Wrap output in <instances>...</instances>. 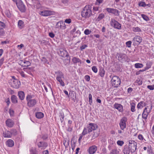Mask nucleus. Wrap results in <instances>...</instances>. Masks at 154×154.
<instances>
[{
    "instance_id": "1",
    "label": "nucleus",
    "mask_w": 154,
    "mask_h": 154,
    "mask_svg": "<svg viewBox=\"0 0 154 154\" xmlns=\"http://www.w3.org/2000/svg\"><path fill=\"white\" fill-rule=\"evenodd\" d=\"M137 143L134 140H129L128 145H126L124 146L123 152L124 154H129L134 152L137 149Z\"/></svg>"
},
{
    "instance_id": "2",
    "label": "nucleus",
    "mask_w": 154,
    "mask_h": 154,
    "mask_svg": "<svg viewBox=\"0 0 154 154\" xmlns=\"http://www.w3.org/2000/svg\"><path fill=\"white\" fill-rule=\"evenodd\" d=\"M87 126L88 133H89L93 131L92 138L94 139L98 136L99 133L95 132L96 130L98 128V126L97 124L93 123H90Z\"/></svg>"
},
{
    "instance_id": "3",
    "label": "nucleus",
    "mask_w": 154,
    "mask_h": 154,
    "mask_svg": "<svg viewBox=\"0 0 154 154\" xmlns=\"http://www.w3.org/2000/svg\"><path fill=\"white\" fill-rule=\"evenodd\" d=\"M91 8L89 5L86 6L81 12V15L85 18H89L92 15Z\"/></svg>"
},
{
    "instance_id": "4",
    "label": "nucleus",
    "mask_w": 154,
    "mask_h": 154,
    "mask_svg": "<svg viewBox=\"0 0 154 154\" xmlns=\"http://www.w3.org/2000/svg\"><path fill=\"white\" fill-rule=\"evenodd\" d=\"M31 95H28L26 97V100L27 102V106L29 107H32L37 103L36 100L34 99H32Z\"/></svg>"
},
{
    "instance_id": "5",
    "label": "nucleus",
    "mask_w": 154,
    "mask_h": 154,
    "mask_svg": "<svg viewBox=\"0 0 154 154\" xmlns=\"http://www.w3.org/2000/svg\"><path fill=\"white\" fill-rule=\"evenodd\" d=\"M111 83L112 86L115 87H118L121 84V80L119 77L113 76L111 80Z\"/></svg>"
},
{
    "instance_id": "6",
    "label": "nucleus",
    "mask_w": 154,
    "mask_h": 154,
    "mask_svg": "<svg viewBox=\"0 0 154 154\" xmlns=\"http://www.w3.org/2000/svg\"><path fill=\"white\" fill-rule=\"evenodd\" d=\"M15 2H16L17 8L21 12H24L26 11L25 6L21 0H17Z\"/></svg>"
},
{
    "instance_id": "7",
    "label": "nucleus",
    "mask_w": 154,
    "mask_h": 154,
    "mask_svg": "<svg viewBox=\"0 0 154 154\" xmlns=\"http://www.w3.org/2000/svg\"><path fill=\"white\" fill-rule=\"evenodd\" d=\"M110 23L111 26L113 27L114 28L119 29H121V24L114 19H112Z\"/></svg>"
},
{
    "instance_id": "8",
    "label": "nucleus",
    "mask_w": 154,
    "mask_h": 154,
    "mask_svg": "<svg viewBox=\"0 0 154 154\" xmlns=\"http://www.w3.org/2000/svg\"><path fill=\"white\" fill-rule=\"evenodd\" d=\"M127 121V118L126 117H123L120 120L119 125L120 128L122 130L126 127V122Z\"/></svg>"
},
{
    "instance_id": "9",
    "label": "nucleus",
    "mask_w": 154,
    "mask_h": 154,
    "mask_svg": "<svg viewBox=\"0 0 154 154\" xmlns=\"http://www.w3.org/2000/svg\"><path fill=\"white\" fill-rule=\"evenodd\" d=\"M12 81V82L11 84V86L14 88H18L20 85V82L17 79H14V80Z\"/></svg>"
},
{
    "instance_id": "10",
    "label": "nucleus",
    "mask_w": 154,
    "mask_h": 154,
    "mask_svg": "<svg viewBox=\"0 0 154 154\" xmlns=\"http://www.w3.org/2000/svg\"><path fill=\"white\" fill-rule=\"evenodd\" d=\"M56 26V28L58 29H64L66 28L65 24L63 21H60L57 22Z\"/></svg>"
},
{
    "instance_id": "11",
    "label": "nucleus",
    "mask_w": 154,
    "mask_h": 154,
    "mask_svg": "<svg viewBox=\"0 0 154 154\" xmlns=\"http://www.w3.org/2000/svg\"><path fill=\"white\" fill-rule=\"evenodd\" d=\"M39 14L40 15L44 16H49L52 14V11L48 10L41 11L39 12Z\"/></svg>"
},
{
    "instance_id": "12",
    "label": "nucleus",
    "mask_w": 154,
    "mask_h": 154,
    "mask_svg": "<svg viewBox=\"0 0 154 154\" xmlns=\"http://www.w3.org/2000/svg\"><path fill=\"white\" fill-rule=\"evenodd\" d=\"M48 143L45 142L40 141L37 144V146L39 148L41 149H45L48 146Z\"/></svg>"
},
{
    "instance_id": "13",
    "label": "nucleus",
    "mask_w": 154,
    "mask_h": 154,
    "mask_svg": "<svg viewBox=\"0 0 154 154\" xmlns=\"http://www.w3.org/2000/svg\"><path fill=\"white\" fill-rule=\"evenodd\" d=\"M6 125L8 127L12 128L14 125V122L10 119H7L5 122Z\"/></svg>"
},
{
    "instance_id": "14",
    "label": "nucleus",
    "mask_w": 154,
    "mask_h": 154,
    "mask_svg": "<svg viewBox=\"0 0 154 154\" xmlns=\"http://www.w3.org/2000/svg\"><path fill=\"white\" fill-rule=\"evenodd\" d=\"M60 52L59 55L62 57H67V58H68L69 55L68 53L66 50L61 49L60 50Z\"/></svg>"
},
{
    "instance_id": "15",
    "label": "nucleus",
    "mask_w": 154,
    "mask_h": 154,
    "mask_svg": "<svg viewBox=\"0 0 154 154\" xmlns=\"http://www.w3.org/2000/svg\"><path fill=\"white\" fill-rule=\"evenodd\" d=\"M117 55L119 60H122L124 61L126 60L127 56L125 54L121 53H117Z\"/></svg>"
},
{
    "instance_id": "16",
    "label": "nucleus",
    "mask_w": 154,
    "mask_h": 154,
    "mask_svg": "<svg viewBox=\"0 0 154 154\" xmlns=\"http://www.w3.org/2000/svg\"><path fill=\"white\" fill-rule=\"evenodd\" d=\"M97 149V147L95 146H92L89 147L88 151L89 154H93L95 152Z\"/></svg>"
},
{
    "instance_id": "17",
    "label": "nucleus",
    "mask_w": 154,
    "mask_h": 154,
    "mask_svg": "<svg viewBox=\"0 0 154 154\" xmlns=\"http://www.w3.org/2000/svg\"><path fill=\"white\" fill-rule=\"evenodd\" d=\"M114 107L117 109L119 112H123V106L119 104L115 103L114 105Z\"/></svg>"
},
{
    "instance_id": "18",
    "label": "nucleus",
    "mask_w": 154,
    "mask_h": 154,
    "mask_svg": "<svg viewBox=\"0 0 154 154\" xmlns=\"http://www.w3.org/2000/svg\"><path fill=\"white\" fill-rule=\"evenodd\" d=\"M69 95L70 98L75 102L76 99V96L75 92L74 91H70L69 93Z\"/></svg>"
},
{
    "instance_id": "19",
    "label": "nucleus",
    "mask_w": 154,
    "mask_h": 154,
    "mask_svg": "<svg viewBox=\"0 0 154 154\" xmlns=\"http://www.w3.org/2000/svg\"><path fill=\"white\" fill-rule=\"evenodd\" d=\"M148 111V112H145V111L143 112L142 115V117L143 118L145 119H147L149 113L150 112L151 110L152 109V105L151 104L150 107Z\"/></svg>"
},
{
    "instance_id": "20",
    "label": "nucleus",
    "mask_w": 154,
    "mask_h": 154,
    "mask_svg": "<svg viewBox=\"0 0 154 154\" xmlns=\"http://www.w3.org/2000/svg\"><path fill=\"white\" fill-rule=\"evenodd\" d=\"M73 62L74 63H79L80 64L82 63V61L79 58L74 57L72 59Z\"/></svg>"
},
{
    "instance_id": "21",
    "label": "nucleus",
    "mask_w": 154,
    "mask_h": 154,
    "mask_svg": "<svg viewBox=\"0 0 154 154\" xmlns=\"http://www.w3.org/2000/svg\"><path fill=\"white\" fill-rule=\"evenodd\" d=\"M6 145L9 147H12L14 146V143L13 141L11 139L8 140L6 142Z\"/></svg>"
},
{
    "instance_id": "22",
    "label": "nucleus",
    "mask_w": 154,
    "mask_h": 154,
    "mask_svg": "<svg viewBox=\"0 0 154 154\" xmlns=\"http://www.w3.org/2000/svg\"><path fill=\"white\" fill-rule=\"evenodd\" d=\"M3 134L5 137L10 138L11 137V133L9 131H7L3 132Z\"/></svg>"
},
{
    "instance_id": "23",
    "label": "nucleus",
    "mask_w": 154,
    "mask_h": 154,
    "mask_svg": "<svg viewBox=\"0 0 154 154\" xmlns=\"http://www.w3.org/2000/svg\"><path fill=\"white\" fill-rule=\"evenodd\" d=\"M146 104L144 101H140L139 103L137 105V107L138 109H141L143 107L146 106Z\"/></svg>"
},
{
    "instance_id": "24",
    "label": "nucleus",
    "mask_w": 154,
    "mask_h": 154,
    "mask_svg": "<svg viewBox=\"0 0 154 154\" xmlns=\"http://www.w3.org/2000/svg\"><path fill=\"white\" fill-rule=\"evenodd\" d=\"M18 95L20 99L23 100L24 99L25 94L24 92L22 91H20L18 92Z\"/></svg>"
},
{
    "instance_id": "25",
    "label": "nucleus",
    "mask_w": 154,
    "mask_h": 154,
    "mask_svg": "<svg viewBox=\"0 0 154 154\" xmlns=\"http://www.w3.org/2000/svg\"><path fill=\"white\" fill-rule=\"evenodd\" d=\"M11 99L12 102L14 103H17L18 102L17 98L15 95H12L11 97Z\"/></svg>"
},
{
    "instance_id": "26",
    "label": "nucleus",
    "mask_w": 154,
    "mask_h": 154,
    "mask_svg": "<svg viewBox=\"0 0 154 154\" xmlns=\"http://www.w3.org/2000/svg\"><path fill=\"white\" fill-rule=\"evenodd\" d=\"M28 2L29 3V4L30 5L34 4L40 5L39 0H30L29 1H28Z\"/></svg>"
},
{
    "instance_id": "27",
    "label": "nucleus",
    "mask_w": 154,
    "mask_h": 154,
    "mask_svg": "<svg viewBox=\"0 0 154 154\" xmlns=\"http://www.w3.org/2000/svg\"><path fill=\"white\" fill-rule=\"evenodd\" d=\"M44 116L43 113L41 112H37L35 113V116L38 119H41Z\"/></svg>"
},
{
    "instance_id": "28",
    "label": "nucleus",
    "mask_w": 154,
    "mask_h": 154,
    "mask_svg": "<svg viewBox=\"0 0 154 154\" xmlns=\"http://www.w3.org/2000/svg\"><path fill=\"white\" fill-rule=\"evenodd\" d=\"M134 39L139 43H141L142 41V38L138 36H136L134 37Z\"/></svg>"
},
{
    "instance_id": "29",
    "label": "nucleus",
    "mask_w": 154,
    "mask_h": 154,
    "mask_svg": "<svg viewBox=\"0 0 154 154\" xmlns=\"http://www.w3.org/2000/svg\"><path fill=\"white\" fill-rule=\"evenodd\" d=\"M18 25L19 28L21 29L24 26V22L22 20H20L18 22Z\"/></svg>"
},
{
    "instance_id": "30",
    "label": "nucleus",
    "mask_w": 154,
    "mask_h": 154,
    "mask_svg": "<svg viewBox=\"0 0 154 154\" xmlns=\"http://www.w3.org/2000/svg\"><path fill=\"white\" fill-rule=\"evenodd\" d=\"M105 17V15L103 13H101L99 14L97 20L98 21H100V20L103 18Z\"/></svg>"
},
{
    "instance_id": "31",
    "label": "nucleus",
    "mask_w": 154,
    "mask_h": 154,
    "mask_svg": "<svg viewBox=\"0 0 154 154\" xmlns=\"http://www.w3.org/2000/svg\"><path fill=\"white\" fill-rule=\"evenodd\" d=\"M111 13L113 14L116 16H119V11L116 9L114 8H113L112 11Z\"/></svg>"
},
{
    "instance_id": "32",
    "label": "nucleus",
    "mask_w": 154,
    "mask_h": 154,
    "mask_svg": "<svg viewBox=\"0 0 154 154\" xmlns=\"http://www.w3.org/2000/svg\"><path fill=\"white\" fill-rule=\"evenodd\" d=\"M22 62H23V63L24 64V65H23L22 66H23L24 67H27L28 66H29L30 65V63L28 61H23V60L22 61Z\"/></svg>"
},
{
    "instance_id": "33",
    "label": "nucleus",
    "mask_w": 154,
    "mask_h": 154,
    "mask_svg": "<svg viewBox=\"0 0 154 154\" xmlns=\"http://www.w3.org/2000/svg\"><path fill=\"white\" fill-rule=\"evenodd\" d=\"M119 151L117 149L115 148L112 150L110 152V154H119Z\"/></svg>"
},
{
    "instance_id": "34",
    "label": "nucleus",
    "mask_w": 154,
    "mask_h": 154,
    "mask_svg": "<svg viewBox=\"0 0 154 154\" xmlns=\"http://www.w3.org/2000/svg\"><path fill=\"white\" fill-rule=\"evenodd\" d=\"M132 31L135 32H139L141 31V29L138 27H133L132 28Z\"/></svg>"
},
{
    "instance_id": "35",
    "label": "nucleus",
    "mask_w": 154,
    "mask_h": 154,
    "mask_svg": "<svg viewBox=\"0 0 154 154\" xmlns=\"http://www.w3.org/2000/svg\"><path fill=\"white\" fill-rule=\"evenodd\" d=\"M131 111L132 112H134L135 111V104L134 103H131Z\"/></svg>"
},
{
    "instance_id": "36",
    "label": "nucleus",
    "mask_w": 154,
    "mask_h": 154,
    "mask_svg": "<svg viewBox=\"0 0 154 154\" xmlns=\"http://www.w3.org/2000/svg\"><path fill=\"white\" fill-rule=\"evenodd\" d=\"M99 74L100 76L103 77L105 74V71L103 69H100V70Z\"/></svg>"
},
{
    "instance_id": "37",
    "label": "nucleus",
    "mask_w": 154,
    "mask_h": 154,
    "mask_svg": "<svg viewBox=\"0 0 154 154\" xmlns=\"http://www.w3.org/2000/svg\"><path fill=\"white\" fill-rule=\"evenodd\" d=\"M63 78V73L60 71H58V74L57 75L56 78Z\"/></svg>"
},
{
    "instance_id": "38",
    "label": "nucleus",
    "mask_w": 154,
    "mask_h": 154,
    "mask_svg": "<svg viewBox=\"0 0 154 154\" xmlns=\"http://www.w3.org/2000/svg\"><path fill=\"white\" fill-rule=\"evenodd\" d=\"M138 5L139 6L145 7L147 6L145 2H140L138 3Z\"/></svg>"
},
{
    "instance_id": "39",
    "label": "nucleus",
    "mask_w": 154,
    "mask_h": 154,
    "mask_svg": "<svg viewBox=\"0 0 154 154\" xmlns=\"http://www.w3.org/2000/svg\"><path fill=\"white\" fill-rule=\"evenodd\" d=\"M135 67L136 68H142L143 66V65L141 63H137L135 64Z\"/></svg>"
},
{
    "instance_id": "40",
    "label": "nucleus",
    "mask_w": 154,
    "mask_h": 154,
    "mask_svg": "<svg viewBox=\"0 0 154 154\" xmlns=\"http://www.w3.org/2000/svg\"><path fill=\"white\" fill-rule=\"evenodd\" d=\"M88 133V129L87 128V127L86 128H84L83 132H82V135H85L86 134Z\"/></svg>"
},
{
    "instance_id": "41",
    "label": "nucleus",
    "mask_w": 154,
    "mask_h": 154,
    "mask_svg": "<svg viewBox=\"0 0 154 154\" xmlns=\"http://www.w3.org/2000/svg\"><path fill=\"white\" fill-rule=\"evenodd\" d=\"M59 116L60 119V121L62 123L63 121V119L64 118V115L63 113H60Z\"/></svg>"
},
{
    "instance_id": "42",
    "label": "nucleus",
    "mask_w": 154,
    "mask_h": 154,
    "mask_svg": "<svg viewBox=\"0 0 154 154\" xmlns=\"http://www.w3.org/2000/svg\"><path fill=\"white\" fill-rule=\"evenodd\" d=\"M141 16L143 19L146 21H147L149 20V17L145 14H142Z\"/></svg>"
},
{
    "instance_id": "43",
    "label": "nucleus",
    "mask_w": 154,
    "mask_h": 154,
    "mask_svg": "<svg viewBox=\"0 0 154 154\" xmlns=\"http://www.w3.org/2000/svg\"><path fill=\"white\" fill-rule=\"evenodd\" d=\"M31 154H37V152L35 149H32L30 150Z\"/></svg>"
},
{
    "instance_id": "44",
    "label": "nucleus",
    "mask_w": 154,
    "mask_h": 154,
    "mask_svg": "<svg viewBox=\"0 0 154 154\" xmlns=\"http://www.w3.org/2000/svg\"><path fill=\"white\" fill-rule=\"evenodd\" d=\"M92 96L91 94H89V104L91 105L92 103Z\"/></svg>"
},
{
    "instance_id": "45",
    "label": "nucleus",
    "mask_w": 154,
    "mask_h": 154,
    "mask_svg": "<svg viewBox=\"0 0 154 154\" xmlns=\"http://www.w3.org/2000/svg\"><path fill=\"white\" fill-rule=\"evenodd\" d=\"M10 132L11 133V134H12L15 135L16 134L17 131L15 129H12L11 130Z\"/></svg>"
},
{
    "instance_id": "46",
    "label": "nucleus",
    "mask_w": 154,
    "mask_h": 154,
    "mask_svg": "<svg viewBox=\"0 0 154 154\" xmlns=\"http://www.w3.org/2000/svg\"><path fill=\"white\" fill-rule=\"evenodd\" d=\"M5 26V23L1 21H0V29H2Z\"/></svg>"
},
{
    "instance_id": "47",
    "label": "nucleus",
    "mask_w": 154,
    "mask_h": 154,
    "mask_svg": "<svg viewBox=\"0 0 154 154\" xmlns=\"http://www.w3.org/2000/svg\"><path fill=\"white\" fill-rule=\"evenodd\" d=\"M92 69L95 73H97V69L95 66H93L92 67Z\"/></svg>"
},
{
    "instance_id": "48",
    "label": "nucleus",
    "mask_w": 154,
    "mask_h": 154,
    "mask_svg": "<svg viewBox=\"0 0 154 154\" xmlns=\"http://www.w3.org/2000/svg\"><path fill=\"white\" fill-rule=\"evenodd\" d=\"M88 46L86 45H84L81 46L80 47V50L81 51H82L83 50L85 49Z\"/></svg>"
},
{
    "instance_id": "49",
    "label": "nucleus",
    "mask_w": 154,
    "mask_h": 154,
    "mask_svg": "<svg viewBox=\"0 0 154 154\" xmlns=\"http://www.w3.org/2000/svg\"><path fill=\"white\" fill-rule=\"evenodd\" d=\"M91 32V31L88 29H86L84 31V33L86 35L89 34Z\"/></svg>"
},
{
    "instance_id": "50",
    "label": "nucleus",
    "mask_w": 154,
    "mask_h": 154,
    "mask_svg": "<svg viewBox=\"0 0 154 154\" xmlns=\"http://www.w3.org/2000/svg\"><path fill=\"white\" fill-rule=\"evenodd\" d=\"M117 143L119 145L122 146L124 143V142L123 141L118 140L117 141Z\"/></svg>"
},
{
    "instance_id": "51",
    "label": "nucleus",
    "mask_w": 154,
    "mask_h": 154,
    "mask_svg": "<svg viewBox=\"0 0 154 154\" xmlns=\"http://www.w3.org/2000/svg\"><path fill=\"white\" fill-rule=\"evenodd\" d=\"M69 140H66L63 142V144L66 147L68 146L69 145Z\"/></svg>"
},
{
    "instance_id": "52",
    "label": "nucleus",
    "mask_w": 154,
    "mask_h": 154,
    "mask_svg": "<svg viewBox=\"0 0 154 154\" xmlns=\"http://www.w3.org/2000/svg\"><path fill=\"white\" fill-rule=\"evenodd\" d=\"M131 43L132 42L131 41H128L126 42V44L127 47L130 48L131 47Z\"/></svg>"
},
{
    "instance_id": "53",
    "label": "nucleus",
    "mask_w": 154,
    "mask_h": 154,
    "mask_svg": "<svg viewBox=\"0 0 154 154\" xmlns=\"http://www.w3.org/2000/svg\"><path fill=\"white\" fill-rule=\"evenodd\" d=\"M147 88L151 90H153L154 89V85H148Z\"/></svg>"
},
{
    "instance_id": "54",
    "label": "nucleus",
    "mask_w": 154,
    "mask_h": 154,
    "mask_svg": "<svg viewBox=\"0 0 154 154\" xmlns=\"http://www.w3.org/2000/svg\"><path fill=\"white\" fill-rule=\"evenodd\" d=\"M113 8H106V11L109 13H111Z\"/></svg>"
},
{
    "instance_id": "55",
    "label": "nucleus",
    "mask_w": 154,
    "mask_h": 154,
    "mask_svg": "<svg viewBox=\"0 0 154 154\" xmlns=\"http://www.w3.org/2000/svg\"><path fill=\"white\" fill-rule=\"evenodd\" d=\"M71 22V20L70 19H66L65 20V22L67 23L68 24H69Z\"/></svg>"
},
{
    "instance_id": "56",
    "label": "nucleus",
    "mask_w": 154,
    "mask_h": 154,
    "mask_svg": "<svg viewBox=\"0 0 154 154\" xmlns=\"http://www.w3.org/2000/svg\"><path fill=\"white\" fill-rule=\"evenodd\" d=\"M85 80L88 82H89L90 80V77L88 75H85Z\"/></svg>"
},
{
    "instance_id": "57",
    "label": "nucleus",
    "mask_w": 154,
    "mask_h": 154,
    "mask_svg": "<svg viewBox=\"0 0 154 154\" xmlns=\"http://www.w3.org/2000/svg\"><path fill=\"white\" fill-rule=\"evenodd\" d=\"M103 0H96V4L97 5H99L103 2Z\"/></svg>"
},
{
    "instance_id": "58",
    "label": "nucleus",
    "mask_w": 154,
    "mask_h": 154,
    "mask_svg": "<svg viewBox=\"0 0 154 154\" xmlns=\"http://www.w3.org/2000/svg\"><path fill=\"white\" fill-rule=\"evenodd\" d=\"M48 135H44L42 137V138L44 140H46L48 138Z\"/></svg>"
},
{
    "instance_id": "59",
    "label": "nucleus",
    "mask_w": 154,
    "mask_h": 154,
    "mask_svg": "<svg viewBox=\"0 0 154 154\" xmlns=\"http://www.w3.org/2000/svg\"><path fill=\"white\" fill-rule=\"evenodd\" d=\"M6 15L8 17H11V14L8 11H7L5 13Z\"/></svg>"
},
{
    "instance_id": "60",
    "label": "nucleus",
    "mask_w": 154,
    "mask_h": 154,
    "mask_svg": "<svg viewBox=\"0 0 154 154\" xmlns=\"http://www.w3.org/2000/svg\"><path fill=\"white\" fill-rule=\"evenodd\" d=\"M42 61L44 63H48V60L47 59L44 57L42 58Z\"/></svg>"
},
{
    "instance_id": "61",
    "label": "nucleus",
    "mask_w": 154,
    "mask_h": 154,
    "mask_svg": "<svg viewBox=\"0 0 154 154\" xmlns=\"http://www.w3.org/2000/svg\"><path fill=\"white\" fill-rule=\"evenodd\" d=\"M4 61V58H2L0 59V67L3 64Z\"/></svg>"
},
{
    "instance_id": "62",
    "label": "nucleus",
    "mask_w": 154,
    "mask_h": 154,
    "mask_svg": "<svg viewBox=\"0 0 154 154\" xmlns=\"http://www.w3.org/2000/svg\"><path fill=\"white\" fill-rule=\"evenodd\" d=\"M9 113L10 116H13L14 114V111L13 110L10 109H9Z\"/></svg>"
},
{
    "instance_id": "63",
    "label": "nucleus",
    "mask_w": 154,
    "mask_h": 154,
    "mask_svg": "<svg viewBox=\"0 0 154 154\" xmlns=\"http://www.w3.org/2000/svg\"><path fill=\"white\" fill-rule=\"evenodd\" d=\"M21 75L23 77L25 78L26 77V75L25 74L24 72L23 71H22L20 72Z\"/></svg>"
},
{
    "instance_id": "64",
    "label": "nucleus",
    "mask_w": 154,
    "mask_h": 154,
    "mask_svg": "<svg viewBox=\"0 0 154 154\" xmlns=\"http://www.w3.org/2000/svg\"><path fill=\"white\" fill-rule=\"evenodd\" d=\"M49 36L51 38H53L55 36V35L53 32H50L49 34Z\"/></svg>"
}]
</instances>
